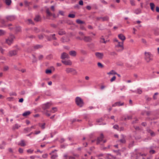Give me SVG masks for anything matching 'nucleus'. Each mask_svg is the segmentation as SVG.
<instances>
[{
    "mask_svg": "<svg viewBox=\"0 0 159 159\" xmlns=\"http://www.w3.org/2000/svg\"><path fill=\"white\" fill-rule=\"evenodd\" d=\"M80 52H81L84 54V55H85L87 54V52H86L85 51V50H80Z\"/></svg>",
    "mask_w": 159,
    "mask_h": 159,
    "instance_id": "obj_53",
    "label": "nucleus"
},
{
    "mask_svg": "<svg viewBox=\"0 0 159 159\" xmlns=\"http://www.w3.org/2000/svg\"><path fill=\"white\" fill-rule=\"evenodd\" d=\"M113 128L115 129H117V130H119L118 129L119 128V127L118 125H114V126H113Z\"/></svg>",
    "mask_w": 159,
    "mask_h": 159,
    "instance_id": "obj_46",
    "label": "nucleus"
},
{
    "mask_svg": "<svg viewBox=\"0 0 159 159\" xmlns=\"http://www.w3.org/2000/svg\"><path fill=\"white\" fill-rule=\"evenodd\" d=\"M62 63H63L64 64L66 65H72V63L71 61L70 60H62L61 61Z\"/></svg>",
    "mask_w": 159,
    "mask_h": 159,
    "instance_id": "obj_12",
    "label": "nucleus"
},
{
    "mask_svg": "<svg viewBox=\"0 0 159 159\" xmlns=\"http://www.w3.org/2000/svg\"><path fill=\"white\" fill-rule=\"evenodd\" d=\"M102 121V118H101L100 119H97L96 120V122H98V123L101 122Z\"/></svg>",
    "mask_w": 159,
    "mask_h": 159,
    "instance_id": "obj_51",
    "label": "nucleus"
},
{
    "mask_svg": "<svg viewBox=\"0 0 159 159\" xmlns=\"http://www.w3.org/2000/svg\"><path fill=\"white\" fill-rule=\"evenodd\" d=\"M24 130L26 131V132H30L31 130V128L28 127L25 128L24 129Z\"/></svg>",
    "mask_w": 159,
    "mask_h": 159,
    "instance_id": "obj_36",
    "label": "nucleus"
},
{
    "mask_svg": "<svg viewBox=\"0 0 159 159\" xmlns=\"http://www.w3.org/2000/svg\"><path fill=\"white\" fill-rule=\"evenodd\" d=\"M130 2L131 4V5L132 6H135V4L134 3V0H131L130 1Z\"/></svg>",
    "mask_w": 159,
    "mask_h": 159,
    "instance_id": "obj_54",
    "label": "nucleus"
},
{
    "mask_svg": "<svg viewBox=\"0 0 159 159\" xmlns=\"http://www.w3.org/2000/svg\"><path fill=\"white\" fill-rule=\"evenodd\" d=\"M138 90V93L139 94H141L142 93V90L140 89H137Z\"/></svg>",
    "mask_w": 159,
    "mask_h": 159,
    "instance_id": "obj_57",
    "label": "nucleus"
},
{
    "mask_svg": "<svg viewBox=\"0 0 159 159\" xmlns=\"http://www.w3.org/2000/svg\"><path fill=\"white\" fill-rule=\"evenodd\" d=\"M109 19V17L107 16L102 18V21H108Z\"/></svg>",
    "mask_w": 159,
    "mask_h": 159,
    "instance_id": "obj_22",
    "label": "nucleus"
},
{
    "mask_svg": "<svg viewBox=\"0 0 159 159\" xmlns=\"http://www.w3.org/2000/svg\"><path fill=\"white\" fill-rule=\"evenodd\" d=\"M118 44L116 46V48H117L120 47V48H122V49H124V47H123V42H118Z\"/></svg>",
    "mask_w": 159,
    "mask_h": 159,
    "instance_id": "obj_14",
    "label": "nucleus"
},
{
    "mask_svg": "<svg viewBox=\"0 0 159 159\" xmlns=\"http://www.w3.org/2000/svg\"><path fill=\"white\" fill-rule=\"evenodd\" d=\"M9 94L10 96H16L17 95L16 94V93L15 92H10L9 93Z\"/></svg>",
    "mask_w": 159,
    "mask_h": 159,
    "instance_id": "obj_40",
    "label": "nucleus"
},
{
    "mask_svg": "<svg viewBox=\"0 0 159 159\" xmlns=\"http://www.w3.org/2000/svg\"><path fill=\"white\" fill-rule=\"evenodd\" d=\"M40 18L39 16L37 15L34 18V20L36 21H39L40 20Z\"/></svg>",
    "mask_w": 159,
    "mask_h": 159,
    "instance_id": "obj_33",
    "label": "nucleus"
},
{
    "mask_svg": "<svg viewBox=\"0 0 159 159\" xmlns=\"http://www.w3.org/2000/svg\"><path fill=\"white\" fill-rule=\"evenodd\" d=\"M16 31L17 32H20L21 31V28L20 26H17L15 27Z\"/></svg>",
    "mask_w": 159,
    "mask_h": 159,
    "instance_id": "obj_35",
    "label": "nucleus"
},
{
    "mask_svg": "<svg viewBox=\"0 0 159 159\" xmlns=\"http://www.w3.org/2000/svg\"><path fill=\"white\" fill-rule=\"evenodd\" d=\"M5 34L6 32L5 31L2 30H0V36L3 35Z\"/></svg>",
    "mask_w": 159,
    "mask_h": 159,
    "instance_id": "obj_34",
    "label": "nucleus"
},
{
    "mask_svg": "<svg viewBox=\"0 0 159 159\" xmlns=\"http://www.w3.org/2000/svg\"><path fill=\"white\" fill-rule=\"evenodd\" d=\"M83 40L86 42H90L92 40V38L90 36H84Z\"/></svg>",
    "mask_w": 159,
    "mask_h": 159,
    "instance_id": "obj_6",
    "label": "nucleus"
},
{
    "mask_svg": "<svg viewBox=\"0 0 159 159\" xmlns=\"http://www.w3.org/2000/svg\"><path fill=\"white\" fill-rule=\"evenodd\" d=\"M76 22L79 24H83L85 23V22H84L82 21V20L79 19L77 20H76Z\"/></svg>",
    "mask_w": 159,
    "mask_h": 159,
    "instance_id": "obj_32",
    "label": "nucleus"
},
{
    "mask_svg": "<svg viewBox=\"0 0 159 159\" xmlns=\"http://www.w3.org/2000/svg\"><path fill=\"white\" fill-rule=\"evenodd\" d=\"M65 34V32L64 31H63L62 30H60L58 32L59 34L61 35Z\"/></svg>",
    "mask_w": 159,
    "mask_h": 159,
    "instance_id": "obj_31",
    "label": "nucleus"
},
{
    "mask_svg": "<svg viewBox=\"0 0 159 159\" xmlns=\"http://www.w3.org/2000/svg\"><path fill=\"white\" fill-rule=\"evenodd\" d=\"M57 108L56 107H53L52 108V110L51 111L53 113L55 112V111H57Z\"/></svg>",
    "mask_w": 159,
    "mask_h": 159,
    "instance_id": "obj_55",
    "label": "nucleus"
},
{
    "mask_svg": "<svg viewBox=\"0 0 159 159\" xmlns=\"http://www.w3.org/2000/svg\"><path fill=\"white\" fill-rule=\"evenodd\" d=\"M56 151H57V150H55L54 151H52L50 153V155H52L51 158L52 159H54L56 158L57 157V155L56 153L52 154L53 153H54L55 152H56Z\"/></svg>",
    "mask_w": 159,
    "mask_h": 159,
    "instance_id": "obj_9",
    "label": "nucleus"
},
{
    "mask_svg": "<svg viewBox=\"0 0 159 159\" xmlns=\"http://www.w3.org/2000/svg\"><path fill=\"white\" fill-rule=\"evenodd\" d=\"M11 0H5V2L6 4L8 6L11 5Z\"/></svg>",
    "mask_w": 159,
    "mask_h": 159,
    "instance_id": "obj_30",
    "label": "nucleus"
},
{
    "mask_svg": "<svg viewBox=\"0 0 159 159\" xmlns=\"http://www.w3.org/2000/svg\"><path fill=\"white\" fill-rule=\"evenodd\" d=\"M66 71L67 73H72L73 75H75L77 73L76 71L74 69L71 68H67Z\"/></svg>",
    "mask_w": 159,
    "mask_h": 159,
    "instance_id": "obj_4",
    "label": "nucleus"
},
{
    "mask_svg": "<svg viewBox=\"0 0 159 159\" xmlns=\"http://www.w3.org/2000/svg\"><path fill=\"white\" fill-rule=\"evenodd\" d=\"M121 139H120L119 141L121 143H125L126 142V140H125V136L124 135H121Z\"/></svg>",
    "mask_w": 159,
    "mask_h": 159,
    "instance_id": "obj_15",
    "label": "nucleus"
},
{
    "mask_svg": "<svg viewBox=\"0 0 159 159\" xmlns=\"http://www.w3.org/2000/svg\"><path fill=\"white\" fill-rule=\"evenodd\" d=\"M141 11L140 9L138 8L134 11V13L137 14H138L141 13Z\"/></svg>",
    "mask_w": 159,
    "mask_h": 159,
    "instance_id": "obj_25",
    "label": "nucleus"
},
{
    "mask_svg": "<svg viewBox=\"0 0 159 159\" xmlns=\"http://www.w3.org/2000/svg\"><path fill=\"white\" fill-rule=\"evenodd\" d=\"M42 47V46L41 45H36L34 46V49L36 50L41 48Z\"/></svg>",
    "mask_w": 159,
    "mask_h": 159,
    "instance_id": "obj_27",
    "label": "nucleus"
},
{
    "mask_svg": "<svg viewBox=\"0 0 159 159\" xmlns=\"http://www.w3.org/2000/svg\"><path fill=\"white\" fill-rule=\"evenodd\" d=\"M110 55L113 56L117 55L116 53L115 52H111L110 53Z\"/></svg>",
    "mask_w": 159,
    "mask_h": 159,
    "instance_id": "obj_48",
    "label": "nucleus"
},
{
    "mask_svg": "<svg viewBox=\"0 0 159 159\" xmlns=\"http://www.w3.org/2000/svg\"><path fill=\"white\" fill-rule=\"evenodd\" d=\"M69 58L68 55L66 52H63L61 55V58L62 59H64L65 58Z\"/></svg>",
    "mask_w": 159,
    "mask_h": 159,
    "instance_id": "obj_11",
    "label": "nucleus"
},
{
    "mask_svg": "<svg viewBox=\"0 0 159 159\" xmlns=\"http://www.w3.org/2000/svg\"><path fill=\"white\" fill-rule=\"evenodd\" d=\"M20 127V125H19L18 124H16L14 126H13L12 129L13 130H15L16 129H18Z\"/></svg>",
    "mask_w": 159,
    "mask_h": 159,
    "instance_id": "obj_26",
    "label": "nucleus"
},
{
    "mask_svg": "<svg viewBox=\"0 0 159 159\" xmlns=\"http://www.w3.org/2000/svg\"><path fill=\"white\" fill-rule=\"evenodd\" d=\"M6 145V143L3 141L2 142V143L1 145L0 144V149H3L4 148V146Z\"/></svg>",
    "mask_w": 159,
    "mask_h": 159,
    "instance_id": "obj_24",
    "label": "nucleus"
},
{
    "mask_svg": "<svg viewBox=\"0 0 159 159\" xmlns=\"http://www.w3.org/2000/svg\"><path fill=\"white\" fill-rule=\"evenodd\" d=\"M144 59L147 62L152 60L153 55L150 52H145L144 53Z\"/></svg>",
    "mask_w": 159,
    "mask_h": 159,
    "instance_id": "obj_1",
    "label": "nucleus"
},
{
    "mask_svg": "<svg viewBox=\"0 0 159 159\" xmlns=\"http://www.w3.org/2000/svg\"><path fill=\"white\" fill-rule=\"evenodd\" d=\"M51 105V103L48 102L46 103L43 104L42 106V108L43 110H45L47 109H48Z\"/></svg>",
    "mask_w": 159,
    "mask_h": 159,
    "instance_id": "obj_5",
    "label": "nucleus"
},
{
    "mask_svg": "<svg viewBox=\"0 0 159 159\" xmlns=\"http://www.w3.org/2000/svg\"><path fill=\"white\" fill-rule=\"evenodd\" d=\"M28 21L29 24H34V23L33 22V21H32V20L31 19H29L28 20Z\"/></svg>",
    "mask_w": 159,
    "mask_h": 159,
    "instance_id": "obj_58",
    "label": "nucleus"
},
{
    "mask_svg": "<svg viewBox=\"0 0 159 159\" xmlns=\"http://www.w3.org/2000/svg\"><path fill=\"white\" fill-rule=\"evenodd\" d=\"M124 105V103H120V102H115L114 104H113V107H116L117 106H122Z\"/></svg>",
    "mask_w": 159,
    "mask_h": 159,
    "instance_id": "obj_19",
    "label": "nucleus"
},
{
    "mask_svg": "<svg viewBox=\"0 0 159 159\" xmlns=\"http://www.w3.org/2000/svg\"><path fill=\"white\" fill-rule=\"evenodd\" d=\"M34 30L36 32V33H37L39 32L40 31V30L36 27H35L34 28Z\"/></svg>",
    "mask_w": 159,
    "mask_h": 159,
    "instance_id": "obj_47",
    "label": "nucleus"
},
{
    "mask_svg": "<svg viewBox=\"0 0 159 159\" xmlns=\"http://www.w3.org/2000/svg\"><path fill=\"white\" fill-rule=\"evenodd\" d=\"M118 38L121 39L122 42L123 41L125 40V36L122 34H120L118 35Z\"/></svg>",
    "mask_w": 159,
    "mask_h": 159,
    "instance_id": "obj_16",
    "label": "nucleus"
},
{
    "mask_svg": "<svg viewBox=\"0 0 159 159\" xmlns=\"http://www.w3.org/2000/svg\"><path fill=\"white\" fill-rule=\"evenodd\" d=\"M50 25L51 26L54 28H56L57 27V26L56 25L53 24H51Z\"/></svg>",
    "mask_w": 159,
    "mask_h": 159,
    "instance_id": "obj_60",
    "label": "nucleus"
},
{
    "mask_svg": "<svg viewBox=\"0 0 159 159\" xmlns=\"http://www.w3.org/2000/svg\"><path fill=\"white\" fill-rule=\"evenodd\" d=\"M107 74L110 75H116L117 74V73L114 70H112L110 71L109 73H107Z\"/></svg>",
    "mask_w": 159,
    "mask_h": 159,
    "instance_id": "obj_29",
    "label": "nucleus"
},
{
    "mask_svg": "<svg viewBox=\"0 0 159 159\" xmlns=\"http://www.w3.org/2000/svg\"><path fill=\"white\" fill-rule=\"evenodd\" d=\"M17 50H11L9 51L8 53V55L10 57H12L15 56L17 54Z\"/></svg>",
    "mask_w": 159,
    "mask_h": 159,
    "instance_id": "obj_8",
    "label": "nucleus"
},
{
    "mask_svg": "<svg viewBox=\"0 0 159 159\" xmlns=\"http://www.w3.org/2000/svg\"><path fill=\"white\" fill-rule=\"evenodd\" d=\"M8 69H9L8 67L7 66H6L4 67L3 70L4 71H7V70H8Z\"/></svg>",
    "mask_w": 159,
    "mask_h": 159,
    "instance_id": "obj_59",
    "label": "nucleus"
},
{
    "mask_svg": "<svg viewBox=\"0 0 159 159\" xmlns=\"http://www.w3.org/2000/svg\"><path fill=\"white\" fill-rule=\"evenodd\" d=\"M39 126L41 127L42 129H44L45 128V123H43L42 125H41V123L39 124Z\"/></svg>",
    "mask_w": 159,
    "mask_h": 159,
    "instance_id": "obj_41",
    "label": "nucleus"
},
{
    "mask_svg": "<svg viewBox=\"0 0 159 159\" xmlns=\"http://www.w3.org/2000/svg\"><path fill=\"white\" fill-rule=\"evenodd\" d=\"M116 77L115 76H113L110 80L111 82H112L113 81H114L116 80Z\"/></svg>",
    "mask_w": 159,
    "mask_h": 159,
    "instance_id": "obj_56",
    "label": "nucleus"
},
{
    "mask_svg": "<svg viewBox=\"0 0 159 159\" xmlns=\"http://www.w3.org/2000/svg\"><path fill=\"white\" fill-rule=\"evenodd\" d=\"M75 102L77 105L82 107L84 105V102L83 100L80 97H77L75 98Z\"/></svg>",
    "mask_w": 159,
    "mask_h": 159,
    "instance_id": "obj_2",
    "label": "nucleus"
},
{
    "mask_svg": "<svg viewBox=\"0 0 159 159\" xmlns=\"http://www.w3.org/2000/svg\"><path fill=\"white\" fill-rule=\"evenodd\" d=\"M39 59L40 60H41L43 58V56L41 55L39 57Z\"/></svg>",
    "mask_w": 159,
    "mask_h": 159,
    "instance_id": "obj_63",
    "label": "nucleus"
},
{
    "mask_svg": "<svg viewBox=\"0 0 159 159\" xmlns=\"http://www.w3.org/2000/svg\"><path fill=\"white\" fill-rule=\"evenodd\" d=\"M6 18L7 20L10 21H13L15 19V17L14 16H7Z\"/></svg>",
    "mask_w": 159,
    "mask_h": 159,
    "instance_id": "obj_10",
    "label": "nucleus"
},
{
    "mask_svg": "<svg viewBox=\"0 0 159 159\" xmlns=\"http://www.w3.org/2000/svg\"><path fill=\"white\" fill-rule=\"evenodd\" d=\"M31 112L30 111H27L25 112L22 114V116H26L30 115Z\"/></svg>",
    "mask_w": 159,
    "mask_h": 159,
    "instance_id": "obj_20",
    "label": "nucleus"
},
{
    "mask_svg": "<svg viewBox=\"0 0 159 159\" xmlns=\"http://www.w3.org/2000/svg\"><path fill=\"white\" fill-rule=\"evenodd\" d=\"M98 66L99 67L102 68L103 67V65L100 62L98 63Z\"/></svg>",
    "mask_w": 159,
    "mask_h": 159,
    "instance_id": "obj_50",
    "label": "nucleus"
},
{
    "mask_svg": "<svg viewBox=\"0 0 159 159\" xmlns=\"http://www.w3.org/2000/svg\"><path fill=\"white\" fill-rule=\"evenodd\" d=\"M66 37H63L61 39V41L63 43H65V42H68L70 41V39H68L67 40L66 39Z\"/></svg>",
    "mask_w": 159,
    "mask_h": 159,
    "instance_id": "obj_23",
    "label": "nucleus"
},
{
    "mask_svg": "<svg viewBox=\"0 0 159 159\" xmlns=\"http://www.w3.org/2000/svg\"><path fill=\"white\" fill-rule=\"evenodd\" d=\"M100 41L101 43H106L107 41V40L105 41V39L104 38H101Z\"/></svg>",
    "mask_w": 159,
    "mask_h": 159,
    "instance_id": "obj_38",
    "label": "nucleus"
},
{
    "mask_svg": "<svg viewBox=\"0 0 159 159\" xmlns=\"http://www.w3.org/2000/svg\"><path fill=\"white\" fill-rule=\"evenodd\" d=\"M55 34H51L50 35V36L52 37V39L54 40H56L57 38L55 37Z\"/></svg>",
    "mask_w": 159,
    "mask_h": 159,
    "instance_id": "obj_45",
    "label": "nucleus"
},
{
    "mask_svg": "<svg viewBox=\"0 0 159 159\" xmlns=\"http://www.w3.org/2000/svg\"><path fill=\"white\" fill-rule=\"evenodd\" d=\"M147 131L148 133H150L151 136H154L155 135V133L150 129H147Z\"/></svg>",
    "mask_w": 159,
    "mask_h": 159,
    "instance_id": "obj_18",
    "label": "nucleus"
},
{
    "mask_svg": "<svg viewBox=\"0 0 159 159\" xmlns=\"http://www.w3.org/2000/svg\"><path fill=\"white\" fill-rule=\"evenodd\" d=\"M44 34H39L38 35L39 38L40 39H43L44 38Z\"/></svg>",
    "mask_w": 159,
    "mask_h": 159,
    "instance_id": "obj_37",
    "label": "nucleus"
},
{
    "mask_svg": "<svg viewBox=\"0 0 159 159\" xmlns=\"http://www.w3.org/2000/svg\"><path fill=\"white\" fill-rule=\"evenodd\" d=\"M150 5L151 9V10L152 11H154V7L155 6V5H154V3H153L151 2L150 3Z\"/></svg>",
    "mask_w": 159,
    "mask_h": 159,
    "instance_id": "obj_21",
    "label": "nucleus"
},
{
    "mask_svg": "<svg viewBox=\"0 0 159 159\" xmlns=\"http://www.w3.org/2000/svg\"><path fill=\"white\" fill-rule=\"evenodd\" d=\"M33 150H31V149H28L27 150V152H28V153H31L33 152Z\"/></svg>",
    "mask_w": 159,
    "mask_h": 159,
    "instance_id": "obj_64",
    "label": "nucleus"
},
{
    "mask_svg": "<svg viewBox=\"0 0 159 159\" xmlns=\"http://www.w3.org/2000/svg\"><path fill=\"white\" fill-rule=\"evenodd\" d=\"M45 72L47 74H50L52 73V70H51L47 69L46 70Z\"/></svg>",
    "mask_w": 159,
    "mask_h": 159,
    "instance_id": "obj_43",
    "label": "nucleus"
},
{
    "mask_svg": "<svg viewBox=\"0 0 159 159\" xmlns=\"http://www.w3.org/2000/svg\"><path fill=\"white\" fill-rule=\"evenodd\" d=\"M46 13L49 16H51L52 15V14L50 12L49 10L48 9H47L46 10Z\"/></svg>",
    "mask_w": 159,
    "mask_h": 159,
    "instance_id": "obj_39",
    "label": "nucleus"
},
{
    "mask_svg": "<svg viewBox=\"0 0 159 159\" xmlns=\"http://www.w3.org/2000/svg\"><path fill=\"white\" fill-rule=\"evenodd\" d=\"M18 144L20 145L21 146H25L26 145L25 141L23 140H21L20 143H19Z\"/></svg>",
    "mask_w": 159,
    "mask_h": 159,
    "instance_id": "obj_28",
    "label": "nucleus"
},
{
    "mask_svg": "<svg viewBox=\"0 0 159 159\" xmlns=\"http://www.w3.org/2000/svg\"><path fill=\"white\" fill-rule=\"evenodd\" d=\"M68 17L71 18H74L75 17V15L74 14H70L68 15Z\"/></svg>",
    "mask_w": 159,
    "mask_h": 159,
    "instance_id": "obj_44",
    "label": "nucleus"
},
{
    "mask_svg": "<svg viewBox=\"0 0 159 159\" xmlns=\"http://www.w3.org/2000/svg\"><path fill=\"white\" fill-rule=\"evenodd\" d=\"M79 34L81 36H84V34L83 33V32H79Z\"/></svg>",
    "mask_w": 159,
    "mask_h": 159,
    "instance_id": "obj_62",
    "label": "nucleus"
},
{
    "mask_svg": "<svg viewBox=\"0 0 159 159\" xmlns=\"http://www.w3.org/2000/svg\"><path fill=\"white\" fill-rule=\"evenodd\" d=\"M14 98L13 97H8L7 98V99L9 101H11Z\"/></svg>",
    "mask_w": 159,
    "mask_h": 159,
    "instance_id": "obj_49",
    "label": "nucleus"
},
{
    "mask_svg": "<svg viewBox=\"0 0 159 159\" xmlns=\"http://www.w3.org/2000/svg\"><path fill=\"white\" fill-rule=\"evenodd\" d=\"M19 152L20 153H22L23 152V149L21 148H20L19 149Z\"/></svg>",
    "mask_w": 159,
    "mask_h": 159,
    "instance_id": "obj_61",
    "label": "nucleus"
},
{
    "mask_svg": "<svg viewBox=\"0 0 159 159\" xmlns=\"http://www.w3.org/2000/svg\"><path fill=\"white\" fill-rule=\"evenodd\" d=\"M95 55L99 59H102L103 56V53L99 52H96L95 53Z\"/></svg>",
    "mask_w": 159,
    "mask_h": 159,
    "instance_id": "obj_13",
    "label": "nucleus"
},
{
    "mask_svg": "<svg viewBox=\"0 0 159 159\" xmlns=\"http://www.w3.org/2000/svg\"><path fill=\"white\" fill-rule=\"evenodd\" d=\"M15 38V36L13 35H10L8 38L6 40L7 43L9 45H10Z\"/></svg>",
    "mask_w": 159,
    "mask_h": 159,
    "instance_id": "obj_3",
    "label": "nucleus"
},
{
    "mask_svg": "<svg viewBox=\"0 0 159 159\" xmlns=\"http://www.w3.org/2000/svg\"><path fill=\"white\" fill-rule=\"evenodd\" d=\"M103 138L104 137L103 134H101L100 136L99 137H98L97 139V144H99L102 141Z\"/></svg>",
    "mask_w": 159,
    "mask_h": 159,
    "instance_id": "obj_7",
    "label": "nucleus"
},
{
    "mask_svg": "<svg viewBox=\"0 0 159 159\" xmlns=\"http://www.w3.org/2000/svg\"><path fill=\"white\" fill-rule=\"evenodd\" d=\"M69 54L71 56L75 57L77 53L75 51L72 50L69 52Z\"/></svg>",
    "mask_w": 159,
    "mask_h": 159,
    "instance_id": "obj_17",
    "label": "nucleus"
},
{
    "mask_svg": "<svg viewBox=\"0 0 159 159\" xmlns=\"http://www.w3.org/2000/svg\"><path fill=\"white\" fill-rule=\"evenodd\" d=\"M45 36L46 38L48 40V41L51 40V36H50V35L49 36H48V35H45Z\"/></svg>",
    "mask_w": 159,
    "mask_h": 159,
    "instance_id": "obj_52",
    "label": "nucleus"
},
{
    "mask_svg": "<svg viewBox=\"0 0 159 159\" xmlns=\"http://www.w3.org/2000/svg\"><path fill=\"white\" fill-rule=\"evenodd\" d=\"M32 56L33 57V61H32V62L34 63V62H36L37 61V60H36V58L35 57V56L33 54Z\"/></svg>",
    "mask_w": 159,
    "mask_h": 159,
    "instance_id": "obj_42",
    "label": "nucleus"
}]
</instances>
